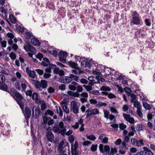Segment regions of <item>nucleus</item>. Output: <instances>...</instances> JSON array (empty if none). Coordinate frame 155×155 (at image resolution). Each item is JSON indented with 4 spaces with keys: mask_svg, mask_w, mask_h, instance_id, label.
<instances>
[{
    "mask_svg": "<svg viewBox=\"0 0 155 155\" xmlns=\"http://www.w3.org/2000/svg\"><path fill=\"white\" fill-rule=\"evenodd\" d=\"M48 42L45 41L43 43L45 45L43 47L45 49H47L48 51L51 54L54 55L56 57L57 54L59 56V58H66L68 56V53L66 51H60L58 52V50L54 48L52 46L48 47V45L47 44Z\"/></svg>",
    "mask_w": 155,
    "mask_h": 155,
    "instance_id": "obj_1",
    "label": "nucleus"
},
{
    "mask_svg": "<svg viewBox=\"0 0 155 155\" xmlns=\"http://www.w3.org/2000/svg\"><path fill=\"white\" fill-rule=\"evenodd\" d=\"M67 127L64 125V123L60 122L58 125H54L52 128L53 132L58 134H61L62 135L64 134L66 132Z\"/></svg>",
    "mask_w": 155,
    "mask_h": 155,
    "instance_id": "obj_2",
    "label": "nucleus"
},
{
    "mask_svg": "<svg viewBox=\"0 0 155 155\" xmlns=\"http://www.w3.org/2000/svg\"><path fill=\"white\" fill-rule=\"evenodd\" d=\"M132 21L130 22V25H139L141 23V18L140 14L136 11H134L132 13Z\"/></svg>",
    "mask_w": 155,
    "mask_h": 155,
    "instance_id": "obj_3",
    "label": "nucleus"
},
{
    "mask_svg": "<svg viewBox=\"0 0 155 155\" xmlns=\"http://www.w3.org/2000/svg\"><path fill=\"white\" fill-rule=\"evenodd\" d=\"M20 83L21 86L18 82H15V86L17 89L19 91H25L27 87L28 86V83L27 81L23 79H21L19 81Z\"/></svg>",
    "mask_w": 155,
    "mask_h": 155,
    "instance_id": "obj_4",
    "label": "nucleus"
},
{
    "mask_svg": "<svg viewBox=\"0 0 155 155\" xmlns=\"http://www.w3.org/2000/svg\"><path fill=\"white\" fill-rule=\"evenodd\" d=\"M78 144L77 141L71 144V152L72 155H78L79 153L78 150Z\"/></svg>",
    "mask_w": 155,
    "mask_h": 155,
    "instance_id": "obj_5",
    "label": "nucleus"
},
{
    "mask_svg": "<svg viewBox=\"0 0 155 155\" xmlns=\"http://www.w3.org/2000/svg\"><path fill=\"white\" fill-rule=\"evenodd\" d=\"M100 150L101 153H104V155H110V147L107 145H105L104 147L102 144H100L99 146Z\"/></svg>",
    "mask_w": 155,
    "mask_h": 155,
    "instance_id": "obj_6",
    "label": "nucleus"
},
{
    "mask_svg": "<svg viewBox=\"0 0 155 155\" xmlns=\"http://www.w3.org/2000/svg\"><path fill=\"white\" fill-rule=\"evenodd\" d=\"M71 110L74 114H77L79 112L78 106L75 101H72L70 103Z\"/></svg>",
    "mask_w": 155,
    "mask_h": 155,
    "instance_id": "obj_7",
    "label": "nucleus"
},
{
    "mask_svg": "<svg viewBox=\"0 0 155 155\" xmlns=\"http://www.w3.org/2000/svg\"><path fill=\"white\" fill-rule=\"evenodd\" d=\"M24 48L26 51H30L32 53H28V54L29 56L30 57L32 58V56L34 55V54L35 53L36 51L35 49L33 46L28 44L26 45H25L24 46Z\"/></svg>",
    "mask_w": 155,
    "mask_h": 155,
    "instance_id": "obj_8",
    "label": "nucleus"
},
{
    "mask_svg": "<svg viewBox=\"0 0 155 155\" xmlns=\"http://www.w3.org/2000/svg\"><path fill=\"white\" fill-rule=\"evenodd\" d=\"M86 112L87 113L86 115V117L88 118L91 115L99 114V110L98 109L95 108L89 110H88L86 111Z\"/></svg>",
    "mask_w": 155,
    "mask_h": 155,
    "instance_id": "obj_9",
    "label": "nucleus"
},
{
    "mask_svg": "<svg viewBox=\"0 0 155 155\" xmlns=\"http://www.w3.org/2000/svg\"><path fill=\"white\" fill-rule=\"evenodd\" d=\"M59 81L64 84H68L72 81L71 76L69 77H62L59 79Z\"/></svg>",
    "mask_w": 155,
    "mask_h": 155,
    "instance_id": "obj_10",
    "label": "nucleus"
},
{
    "mask_svg": "<svg viewBox=\"0 0 155 155\" xmlns=\"http://www.w3.org/2000/svg\"><path fill=\"white\" fill-rule=\"evenodd\" d=\"M80 100L82 103H84L87 101L88 97V94L87 93L82 92L80 94Z\"/></svg>",
    "mask_w": 155,
    "mask_h": 155,
    "instance_id": "obj_11",
    "label": "nucleus"
},
{
    "mask_svg": "<svg viewBox=\"0 0 155 155\" xmlns=\"http://www.w3.org/2000/svg\"><path fill=\"white\" fill-rule=\"evenodd\" d=\"M39 59L40 61L39 63L44 67H47L50 64H52L50 63V61L48 59H42V60H41L42 59Z\"/></svg>",
    "mask_w": 155,
    "mask_h": 155,
    "instance_id": "obj_12",
    "label": "nucleus"
},
{
    "mask_svg": "<svg viewBox=\"0 0 155 155\" xmlns=\"http://www.w3.org/2000/svg\"><path fill=\"white\" fill-rule=\"evenodd\" d=\"M123 116L125 120L130 123L132 124L134 123V118L131 117L129 114L124 113L123 114Z\"/></svg>",
    "mask_w": 155,
    "mask_h": 155,
    "instance_id": "obj_13",
    "label": "nucleus"
},
{
    "mask_svg": "<svg viewBox=\"0 0 155 155\" xmlns=\"http://www.w3.org/2000/svg\"><path fill=\"white\" fill-rule=\"evenodd\" d=\"M46 136L47 139L49 141L51 142H54V135L50 131H48L46 133Z\"/></svg>",
    "mask_w": 155,
    "mask_h": 155,
    "instance_id": "obj_14",
    "label": "nucleus"
},
{
    "mask_svg": "<svg viewBox=\"0 0 155 155\" xmlns=\"http://www.w3.org/2000/svg\"><path fill=\"white\" fill-rule=\"evenodd\" d=\"M98 139L101 140V142L102 143H107L108 140V138L105 134H100Z\"/></svg>",
    "mask_w": 155,
    "mask_h": 155,
    "instance_id": "obj_15",
    "label": "nucleus"
},
{
    "mask_svg": "<svg viewBox=\"0 0 155 155\" xmlns=\"http://www.w3.org/2000/svg\"><path fill=\"white\" fill-rule=\"evenodd\" d=\"M58 148L60 152H64L65 151L66 148L64 141H61L59 143L58 145Z\"/></svg>",
    "mask_w": 155,
    "mask_h": 155,
    "instance_id": "obj_16",
    "label": "nucleus"
},
{
    "mask_svg": "<svg viewBox=\"0 0 155 155\" xmlns=\"http://www.w3.org/2000/svg\"><path fill=\"white\" fill-rule=\"evenodd\" d=\"M24 114L26 117L29 118L30 117L31 111L29 108L27 107L25 108Z\"/></svg>",
    "mask_w": 155,
    "mask_h": 155,
    "instance_id": "obj_17",
    "label": "nucleus"
},
{
    "mask_svg": "<svg viewBox=\"0 0 155 155\" xmlns=\"http://www.w3.org/2000/svg\"><path fill=\"white\" fill-rule=\"evenodd\" d=\"M78 85V84L76 82L72 81L71 84L69 85V88L71 90L74 91L76 89Z\"/></svg>",
    "mask_w": 155,
    "mask_h": 155,
    "instance_id": "obj_18",
    "label": "nucleus"
},
{
    "mask_svg": "<svg viewBox=\"0 0 155 155\" xmlns=\"http://www.w3.org/2000/svg\"><path fill=\"white\" fill-rule=\"evenodd\" d=\"M15 98L16 101L21 100L23 99L22 96L17 91H15L14 92Z\"/></svg>",
    "mask_w": 155,
    "mask_h": 155,
    "instance_id": "obj_19",
    "label": "nucleus"
},
{
    "mask_svg": "<svg viewBox=\"0 0 155 155\" xmlns=\"http://www.w3.org/2000/svg\"><path fill=\"white\" fill-rule=\"evenodd\" d=\"M31 42L33 45L38 46L40 45V42L38 40L33 37L31 38Z\"/></svg>",
    "mask_w": 155,
    "mask_h": 155,
    "instance_id": "obj_20",
    "label": "nucleus"
},
{
    "mask_svg": "<svg viewBox=\"0 0 155 155\" xmlns=\"http://www.w3.org/2000/svg\"><path fill=\"white\" fill-rule=\"evenodd\" d=\"M101 93L103 94L107 95L108 97L110 99L116 97L115 95L111 93H109L107 92H102Z\"/></svg>",
    "mask_w": 155,
    "mask_h": 155,
    "instance_id": "obj_21",
    "label": "nucleus"
},
{
    "mask_svg": "<svg viewBox=\"0 0 155 155\" xmlns=\"http://www.w3.org/2000/svg\"><path fill=\"white\" fill-rule=\"evenodd\" d=\"M56 109L57 113L59 114V115L60 117H62L63 116V112L61 108L57 106H55Z\"/></svg>",
    "mask_w": 155,
    "mask_h": 155,
    "instance_id": "obj_22",
    "label": "nucleus"
},
{
    "mask_svg": "<svg viewBox=\"0 0 155 155\" xmlns=\"http://www.w3.org/2000/svg\"><path fill=\"white\" fill-rule=\"evenodd\" d=\"M49 67L52 68H54L53 71L54 73L56 74L58 73L59 71V69L56 65L53 64H50L49 65Z\"/></svg>",
    "mask_w": 155,
    "mask_h": 155,
    "instance_id": "obj_23",
    "label": "nucleus"
},
{
    "mask_svg": "<svg viewBox=\"0 0 155 155\" xmlns=\"http://www.w3.org/2000/svg\"><path fill=\"white\" fill-rule=\"evenodd\" d=\"M143 148L144 150H146L145 155H153V152L147 147H144Z\"/></svg>",
    "mask_w": 155,
    "mask_h": 155,
    "instance_id": "obj_24",
    "label": "nucleus"
},
{
    "mask_svg": "<svg viewBox=\"0 0 155 155\" xmlns=\"http://www.w3.org/2000/svg\"><path fill=\"white\" fill-rule=\"evenodd\" d=\"M40 103L41 105V109L42 110H44L45 109L47 106L45 102L42 100H39Z\"/></svg>",
    "mask_w": 155,
    "mask_h": 155,
    "instance_id": "obj_25",
    "label": "nucleus"
},
{
    "mask_svg": "<svg viewBox=\"0 0 155 155\" xmlns=\"http://www.w3.org/2000/svg\"><path fill=\"white\" fill-rule=\"evenodd\" d=\"M24 35L27 38L31 39L33 37L32 34L31 32H25L24 33Z\"/></svg>",
    "mask_w": 155,
    "mask_h": 155,
    "instance_id": "obj_26",
    "label": "nucleus"
},
{
    "mask_svg": "<svg viewBox=\"0 0 155 155\" xmlns=\"http://www.w3.org/2000/svg\"><path fill=\"white\" fill-rule=\"evenodd\" d=\"M96 68H97V70L101 73L102 71L104 70L105 66H102L100 64H98L97 65Z\"/></svg>",
    "mask_w": 155,
    "mask_h": 155,
    "instance_id": "obj_27",
    "label": "nucleus"
},
{
    "mask_svg": "<svg viewBox=\"0 0 155 155\" xmlns=\"http://www.w3.org/2000/svg\"><path fill=\"white\" fill-rule=\"evenodd\" d=\"M9 20L13 24H15L16 22L15 18L12 14H10L9 16Z\"/></svg>",
    "mask_w": 155,
    "mask_h": 155,
    "instance_id": "obj_28",
    "label": "nucleus"
},
{
    "mask_svg": "<svg viewBox=\"0 0 155 155\" xmlns=\"http://www.w3.org/2000/svg\"><path fill=\"white\" fill-rule=\"evenodd\" d=\"M41 87L42 88H45L47 87L48 84L47 82L45 80H41Z\"/></svg>",
    "mask_w": 155,
    "mask_h": 155,
    "instance_id": "obj_29",
    "label": "nucleus"
},
{
    "mask_svg": "<svg viewBox=\"0 0 155 155\" xmlns=\"http://www.w3.org/2000/svg\"><path fill=\"white\" fill-rule=\"evenodd\" d=\"M100 83L99 81L98 80L97 77L95 78L92 81L89 83V84L91 86H93L94 84H97Z\"/></svg>",
    "mask_w": 155,
    "mask_h": 155,
    "instance_id": "obj_30",
    "label": "nucleus"
},
{
    "mask_svg": "<svg viewBox=\"0 0 155 155\" xmlns=\"http://www.w3.org/2000/svg\"><path fill=\"white\" fill-rule=\"evenodd\" d=\"M68 63L69 65L72 68L75 69L78 66L77 64L71 61H68Z\"/></svg>",
    "mask_w": 155,
    "mask_h": 155,
    "instance_id": "obj_31",
    "label": "nucleus"
},
{
    "mask_svg": "<svg viewBox=\"0 0 155 155\" xmlns=\"http://www.w3.org/2000/svg\"><path fill=\"white\" fill-rule=\"evenodd\" d=\"M62 109L64 111L66 114H68L69 113V109L67 104H65L62 106Z\"/></svg>",
    "mask_w": 155,
    "mask_h": 155,
    "instance_id": "obj_32",
    "label": "nucleus"
},
{
    "mask_svg": "<svg viewBox=\"0 0 155 155\" xmlns=\"http://www.w3.org/2000/svg\"><path fill=\"white\" fill-rule=\"evenodd\" d=\"M70 76H71V78L72 81V80H73L75 81H76L78 82L79 81V78L78 76L72 74H70Z\"/></svg>",
    "mask_w": 155,
    "mask_h": 155,
    "instance_id": "obj_33",
    "label": "nucleus"
},
{
    "mask_svg": "<svg viewBox=\"0 0 155 155\" xmlns=\"http://www.w3.org/2000/svg\"><path fill=\"white\" fill-rule=\"evenodd\" d=\"M35 87L38 89L39 90H41V83L37 81L35 83Z\"/></svg>",
    "mask_w": 155,
    "mask_h": 155,
    "instance_id": "obj_34",
    "label": "nucleus"
},
{
    "mask_svg": "<svg viewBox=\"0 0 155 155\" xmlns=\"http://www.w3.org/2000/svg\"><path fill=\"white\" fill-rule=\"evenodd\" d=\"M35 118H37L40 114L41 111L39 108L38 107H36L35 109Z\"/></svg>",
    "mask_w": 155,
    "mask_h": 155,
    "instance_id": "obj_35",
    "label": "nucleus"
},
{
    "mask_svg": "<svg viewBox=\"0 0 155 155\" xmlns=\"http://www.w3.org/2000/svg\"><path fill=\"white\" fill-rule=\"evenodd\" d=\"M109 107L110 108V111L112 113L116 114L118 113V112L115 107L111 106H109Z\"/></svg>",
    "mask_w": 155,
    "mask_h": 155,
    "instance_id": "obj_36",
    "label": "nucleus"
},
{
    "mask_svg": "<svg viewBox=\"0 0 155 155\" xmlns=\"http://www.w3.org/2000/svg\"><path fill=\"white\" fill-rule=\"evenodd\" d=\"M134 104L135 107L137 108V109L141 108V106L139 102L135 101L134 102Z\"/></svg>",
    "mask_w": 155,
    "mask_h": 155,
    "instance_id": "obj_37",
    "label": "nucleus"
},
{
    "mask_svg": "<svg viewBox=\"0 0 155 155\" xmlns=\"http://www.w3.org/2000/svg\"><path fill=\"white\" fill-rule=\"evenodd\" d=\"M144 145V143H143V140L141 139H140L139 140H137L136 145L138 147H140L141 146H143Z\"/></svg>",
    "mask_w": 155,
    "mask_h": 155,
    "instance_id": "obj_38",
    "label": "nucleus"
},
{
    "mask_svg": "<svg viewBox=\"0 0 155 155\" xmlns=\"http://www.w3.org/2000/svg\"><path fill=\"white\" fill-rule=\"evenodd\" d=\"M83 87L87 91H92V88L91 85H83Z\"/></svg>",
    "mask_w": 155,
    "mask_h": 155,
    "instance_id": "obj_39",
    "label": "nucleus"
},
{
    "mask_svg": "<svg viewBox=\"0 0 155 155\" xmlns=\"http://www.w3.org/2000/svg\"><path fill=\"white\" fill-rule=\"evenodd\" d=\"M31 96L32 97V99L36 101H37L38 99V94L36 93H34Z\"/></svg>",
    "mask_w": 155,
    "mask_h": 155,
    "instance_id": "obj_40",
    "label": "nucleus"
},
{
    "mask_svg": "<svg viewBox=\"0 0 155 155\" xmlns=\"http://www.w3.org/2000/svg\"><path fill=\"white\" fill-rule=\"evenodd\" d=\"M101 91H110V88L107 86H103L100 88Z\"/></svg>",
    "mask_w": 155,
    "mask_h": 155,
    "instance_id": "obj_41",
    "label": "nucleus"
},
{
    "mask_svg": "<svg viewBox=\"0 0 155 155\" xmlns=\"http://www.w3.org/2000/svg\"><path fill=\"white\" fill-rule=\"evenodd\" d=\"M45 115L46 116L50 115L52 116L54 115V113L52 111L50 110H47L45 113Z\"/></svg>",
    "mask_w": 155,
    "mask_h": 155,
    "instance_id": "obj_42",
    "label": "nucleus"
},
{
    "mask_svg": "<svg viewBox=\"0 0 155 155\" xmlns=\"http://www.w3.org/2000/svg\"><path fill=\"white\" fill-rule=\"evenodd\" d=\"M28 74L29 77L33 78H34L36 77L35 73L33 71H31Z\"/></svg>",
    "mask_w": 155,
    "mask_h": 155,
    "instance_id": "obj_43",
    "label": "nucleus"
},
{
    "mask_svg": "<svg viewBox=\"0 0 155 155\" xmlns=\"http://www.w3.org/2000/svg\"><path fill=\"white\" fill-rule=\"evenodd\" d=\"M104 117L107 119H108V116H109V112L107 110H104Z\"/></svg>",
    "mask_w": 155,
    "mask_h": 155,
    "instance_id": "obj_44",
    "label": "nucleus"
},
{
    "mask_svg": "<svg viewBox=\"0 0 155 155\" xmlns=\"http://www.w3.org/2000/svg\"><path fill=\"white\" fill-rule=\"evenodd\" d=\"M110 70H111V69L108 67H106L105 66L104 70L107 74L111 75V74L110 71Z\"/></svg>",
    "mask_w": 155,
    "mask_h": 155,
    "instance_id": "obj_45",
    "label": "nucleus"
},
{
    "mask_svg": "<svg viewBox=\"0 0 155 155\" xmlns=\"http://www.w3.org/2000/svg\"><path fill=\"white\" fill-rule=\"evenodd\" d=\"M16 29L19 32H22L24 31V28L23 27H21L20 25H16Z\"/></svg>",
    "mask_w": 155,
    "mask_h": 155,
    "instance_id": "obj_46",
    "label": "nucleus"
},
{
    "mask_svg": "<svg viewBox=\"0 0 155 155\" xmlns=\"http://www.w3.org/2000/svg\"><path fill=\"white\" fill-rule=\"evenodd\" d=\"M143 106L145 109L147 110H150L151 109L150 105L146 103H143Z\"/></svg>",
    "mask_w": 155,
    "mask_h": 155,
    "instance_id": "obj_47",
    "label": "nucleus"
},
{
    "mask_svg": "<svg viewBox=\"0 0 155 155\" xmlns=\"http://www.w3.org/2000/svg\"><path fill=\"white\" fill-rule=\"evenodd\" d=\"M97 147V144H93L91 147V150L93 152L95 151L96 150Z\"/></svg>",
    "mask_w": 155,
    "mask_h": 155,
    "instance_id": "obj_48",
    "label": "nucleus"
},
{
    "mask_svg": "<svg viewBox=\"0 0 155 155\" xmlns=\"http://www.w3.org/2000/svg\"><path fill=\"white\" fill-rule=\"evenodd\" d=\"M0 89L1 90L6 91L8 89V87L6 84H1L0 86Z\"/></svg>",
    "mask_w": 155,
    "mask_h": 155,
    "instance_id": "obj_49",
    "label": "nucleus"
},
{
    "mask_svg": "<svg viewBox=\"0 0 155 155\" xmlns=\"http://www.w3.org/2000/svg\"><path fill=\"white\" fill-rule=\"evenodd\" d=\"M87 139L91 140H94L96 139L95 137L93 135H90L89 136H87Z\"/></svg>",
    "mask_w": 155,
    "mask_h": 155,
    "instance_id": "obj_50",
    "label": "nucleus"
},
{
    "mask_svg": "<svg viewBox=\"0 0 155 155\" xmlns=\"http://www.w3.org/2000/svg\"><path fill=\"white\" fill-rule=\"evenodd\" d=\"M97 105L99 107L106 106L107 105V104L106 103L100 101L98 102Z\"/></svg>",
    "mask_w": 155,
    "mask_h": 155,
    "instance_id": "obj_51",
    "label": "nucleus"
},
{
    "mask_svg": "<svg viewBox=\"0 0 155 155\" xmlns=\"http://www.w3.org/2000/svg\"><path fill=\"white\" fill-rule=\"evenodd\" d=\"M90 93L92 94L97 95H100V93L97 90H92L91 91H90Z\"/></svg>",
    "mask_w": 155,
    "mask_h": 155,
    "instance_id": "obj_52",
    "label": "nucleus"
},
{
    "mask_svg": "<svg viewBox=\"0 0 155 155\" xmlns=\"http://www.w3.org/2000/svg\"><path fill=\"white\" fill-rule=\"evenodd\" d=\"M5 80V77L2 74H0V84L4 82Z\"/></svg>",
    "mask_w": 155,
    "mask_h": 155,
    "instance_id": "obj_53",
    "label": "nucleus"
},
{
    "mask_svg": "<svg viewBox=\"0 0 155 155\" xmlns=\"http://www.w3.org/2000/svg\"><path fill=\"white\" fill-rule=\"evenodd\" d=\"M117 152V150L116 148L114 147V148H112L111 149V151L110 152V155H113L115 153Z\"/></svg>",
    "mask_w": 155,
    "mask_h": 155,
    "instance_id": "obj_54",
    "label": "nucleus"
},
{
    "mask_svg": "<svg viewBox=\"0 0 155 155\" xmlns=\"http://www.w3.org/2000/svg\"><path fill=\"white\" fill-rule=\"evenodd\" d=\"M68 140L69 142L71 143H74V137L73 135H71L68 137Z\"/></svg>",
    "mask_w": 155,
    "mask_h": 155,
    "instance_id": "obj_55",
    "label": "nucleus"
},
{
    "mask_svg": "<svg viewBox=\"0 0 155 155\" xmlns=\"http://www.w3.org/2000/svg\"><path fill=\"white\" fill-rule=\"evenodd\" d=\"M77 91L78 92H82L83 91V88L81 85H78L77 87Z\"/></svg>",
    "mask_w": 155,
    "mask_h": 155,
    "instance_id": "obj_56",
    "label": "nucleus"
},
{
    "mask_svg": "<svg viewBox=\"0 0 155 155\" xmlns=\"http://www.w3.org/2000/svg\"><path fill=\"white\" fill-rule=\"evenodd\" d=\"M36 107H37L35 106L34 104H31L30 106V108L31 109V110H32V115L33 116H34V109Z\"/></svg>",
    "mask_w": 155,
    "mask_h": 155,
    "instance_id": "obj_57",
    "label": "nucleus"
},
{
    "mask_svg": "<svg viewBox=\"0 0 155 155\" xmlns=\"http://www.w3.org/2000/svg\"><path fill=\"white\" fill-rule=\"evenodd\" d=\"M66 88L65 85L64 84H61L58 86L59 89L61 90L64 91L65 90Z\"/></svg>",
    "mask_w": 155,
    "mask_h": 155,
    "instance_id": "obj_58",
    "label": "nucleus"
},
{
    "mask_svg": "<svg viewBox=\"0 0 155 155\" xmlns=\"http://www.w3.org/2000/svg\"><path fill=\"white\" fill-rule=\"evenodd\" d=\"M92 72L93 74L97 75H100L101 73L100 71L97 70L96 68L95 69L93 70Z\"/></svg>",
    "mask_w": 155,
    "mask_h": 155,
    "instance_id": "obj_59",
    "label": "nucleus"
},
{
    "mask_svg": "<svg viewBox=\"0 0 155 155\" xmlns=\"http://www.w3.org/2000/svg\"><path fill=\"white\" fill-rule=\"evenodd\" d=\"M136 129L138 131H141L143 130V127L142 125L138 124L137 125Z\"/></svg>",
    "mask_w": 155,
    "mask_h": 155,
    "instance_id": "obj_60",
    "label": "nucleus"
},
{
    "mask_svg": "<svg viewBox=\"0 0 155 155\" xmlns=\"http://www.w3.org/2000/svg\"><path fill=\"white\" fill-rule=\"evenodd\" d=\"M21 101V100H19L18 101H17V102L20 106L21 109L23 110L24 107V104Z\"/></svg>",
    "mask_w": 155,
    "mask_h": 155,
    "instance_id": "obj_61",
    "label": "nucleus"
},
{
    "mask_svg": "<svg viewBox=\"0 0 155 155\" xmlns=\"http://www.w3.org/2000/svg\"><path fill=\"white\" fill-rule=\"evenodd\" d=\"M137 113L139 117H143V115L141 112V108L137 109Z\"/></svg>",
    "mask_w": 155,
    "mask_h": 155,
    "instance_id": "obj_62",
    "label": "nucleus"
},
{
    "mask_svg": "<svg viewBox=\"0 0 155 155\" xmlns=\"http://www.w3.org/2000/svg\"><path fill=\"white\" fill-rule=\"evenodd\" d=\"M51 76V74L45 72L44 74V78L47 79L49 78Z\"/></svg>",
    "mask_w": 155,
    "mask_h": 155,
    "instance_id": "obj_63",
    "label": "nucleus"
},
{
    "mask_svg": "<svg viewBox=\"0 0 155 155\" xmlns=\"http://www.w3.org/2000/svg\"><path fill=\"white\" fill-rule=\"evenodd\" d=\"M126 126L123 124H121L119 125V127L121 130H124L126 127Z\"/></svg>",
    "mask_w": 155,
    "mask_h": 155,
    "instance_id": "obj_64",
    "label": "nucleus"
}]
</instances>
